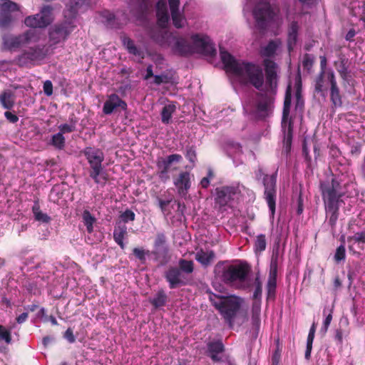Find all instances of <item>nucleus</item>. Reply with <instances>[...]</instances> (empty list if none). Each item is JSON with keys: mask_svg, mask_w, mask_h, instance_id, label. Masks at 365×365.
<instances>
[{"mask_svg": "<svg viewBox=\"0 0 365 365\" xmlns=\"http://www.w3.org/2000/svg\"><path fill=\"white\" fill-rule=\"evenodd\" d=\"M220 55L227 72L239 77L243 83H250L256 89L262 90L264 77L262 69L259 65L237 61L221 46H220Z\"/></svg>", "mask_w": 365, "mask_h": 365, "instance_id": "1", "label": "nucleus"}, {"mask_svg": "<svg viewBox=\"0 0 365 365\" xmlns=\"http://www.w3.org/2000/svg\"><path fill=\"white\" fill-rule=\"evenodd\" d=\"M320 190L325 205L328 223L334 229L339 215L340 203L343 202L341 197L344 195L341 183L334 178L331 181L326 180L320 182Z\"/></svg>", "mask_w": 365, "mask_h": 365, "instance_id": "2", "label": "nucleus"}, {"mask_svg": "<svg viewBox=\"0 0 365 365\" xmlns=\"http://www.w3.org/2000/svg\"><path fill=\"white\" fill-rule=\"evenodd\" d=\"M209 300L224 321L232 328L245 303V299L235 294L224 296L210 292Z\"/></svg>", "mask_w": 365, "mask_h": 365, "instance_id": "3", "label": "nucleus"}, {"mask_svg": "<svg viewBox=\"0 0 365 365\" xmlns=\"http://www.w3.org/2000/svg\"><path fill=\"white\" fill-rule=\"evenodd\" d=\"M250 272V267L246 262L231 264L228 261H220L215 267V273L225 284L240 288Z\"/></svg>", "mask_w": 365, "mask_h": 365, "instance_id": "4", "label": "nucleus"}, {"mask_svg": "<svg viewBox=\"0 0 365 365\" xmlns=\"http://www.w3.org/2000/svg\"><path fill=\"white\" fill-rule=\"evenodd\" d=\"M81 153L86 157L89 165V177L96 184L104 186L108 180V174L104 170L103 162L104 161L103 152L96 148L86 147Z\"/></svg>", "mask_w": 365, "mask_h": 365, "instance_id": "5", "label": "nucleus"}, {"mask_svg": "<svg viewBox=\"0 0 365 365\" xmlns=\"http://www.w3.org/2000/svg\"><path fill=\"white\" fill-rule=\"evenodd\" d=\"M278 14L279 9L270 3L263 1L257 3L252 9L255 28L259 33L264 34L275 22Z\"/></svg>", "mask_w": 365, "mask_h": 365, "instance_id": "6", "label": "nucleus"}, {"mask_svg": "<svg viewBox=\"0 0 365 365\" xmlns=\"http://www.w3.org/2000/svg\"><path fill=\"white\" fill-rule=\"evenodd\" d=\"M255 177L257 180L262 178V184L264 187V198L267 203L271 216L274 217L277 198V173L269 175L264 174L262 168L259 167L255 171Z\"/></svg>", "mask_w": 365, "mask_h": 365, "instance_id": "7", "label": "nucleus"}, {"mask_svg": "<svg viewBox=\"0 0 365 365\" xmlns=\"http://www.w3.org/2000/svg\"><path fill=\"white\" fill-rule=\"evenodd\" d=\"M36 31L31 29L17 36L5 34L2 36L1 49L3 51H14L22 45L27 44L31 41H36Z\"/></svg>", "mask_w": 365, "mask_h": 365, "instance_id": "8", "label": "nucleus"}, {"mask_svg": "<svg viewBox=\"0 0 365 365\" xmlns=\"http://www.w3.org/2000/svg\"><path fill=\"white\" fill-rule=\"evenodd\" d=\"M292 103V95L290 88L286 91L285 98L283 105L282 128L284 133V140L287 147L290 148L293 137V120L289 118L290 107Z\"/></svg>", "mask_w": 365, "mask_h": 365, "instance_id": "9", "label": "nucleus"}, {"mask_svg": "<svg viewBox=\"0 0 365 365\" xmlns=\"http://www.w3.org/2000/svg\"><path fill=\"white\" fill-rule=\"evenodd\" d=\"M53 8L51 6H44L39 14L27 16L24 20L26 26L31 28H46L53 21Z\"/></svg>", "mask_w": 365, "mask_h": 365, "instance_id": "10", "label": "nucleus"}, {"mask_svg": "<svg viewBox=\"0 0 365 365\" xmlns=\"http://www.w3.org/2000/svg\"><path fill=\"white\" fill-rule=\"evenodd\" d=\"M215 203L220 209L230 205L240 192L238 185H225L215 188Z\"/></svg>", "mask_w": 365, "mask_h": 365, "instance_id": "11", "label": "nucleus"}, {"mask_svg": "<svg viewBox=\"0 0 365 365\" xmlns=\"http://www.w3.org/2000/svg\"><path fill=\"white\" fill-rule=\"evenodd\" d=\"M182 160V157L180 154H172L165 158H158L156 161L157 175L160 180L165 182L170 180L169 172L172 164L179 163Z\"/></svg>", "mask_w": 365, "mask_h": 365, "instance_id": "12", "label": "nucleus"}, {"mask_svg": "<svg viewBox=\"0 0 365 365\" xmlns=\"http://www.w3.org/2000/svg\"><path fill=\"white\" fill-rule=\"evenodd\" d=\"M155 250L151 252L154 255L155 260L158 262L160 266L165 265L170 259L169 255V248L166 245V237L164 233L157 234L154 241Z\"/></svg>", "mask_w": 365, "mask_h": 365, "instance_id": "13", "label": "nucleus"}, {"mask_svg": "<svg viewBox=\"0 0 365 365\" xmlns=\"http://www.w3.org/2000/svg\"><path fill=\"white\" fill-rule=\"evenodd\" d=\"M0 29H7L11 25L14 19L12 13L19 10V5L11 0H1Z\"/></svg>", "mask_w": 365, "mask_h": 365, "instance_id": "14", "label": "nucleus"}, {"mask_svg": "<svg viewBox=\"0 0 365 365\" xmlns=\"http://www.w3.org/2000/svg\"><path fill=\"white\" fill-rule=\"evenodd\" d=\"M44 58L43 50L39 47H31L25 50L14 59V63L20 67H27L36 61Z\"/></svg>", "mask_w": 365, "mask_h": 365, "instance_id": "15", "label": "nucleus"}, {"mask_svg": "<svg viewBox=\"0 0 365 365\" xmlns=\"http://www.w3.org/2000/svg\"><path fill=\"white\" fill-rule=\"evenodd\" d=\"M192 40L193 46L198 53L210 57L216 55L215 45L208 36L195 34L192 36Z\"/></svg>", "mask_w": 365, "mask_h": 365, "instance_id": "16", "label": "nucleus"}, {"mask_svg": "<svg viewBox=\"0 0 365 365\" xmlns=\"http://www.w3.org/2000/svg\"><path fill=\"white\" fill-rule=\"evenodd\" d=\"M263 65L265 71L266 86L272 90L277 86V63L271 59L265 58L263 61Z\"/></svg>", "mask_w": 365, "mask_h": 365, "instance_id": "17", "label": "nucleus"}, {"mask_svg": "<svg viewBox=\"0 0 365 365\" xmlns=\"http://www.w3.org/2000/svg\"><path fill=\"white\" fill-rule=\"evenodd\" d=\"M173 184L180 195H185L187 193L191 187L190 173L187 171H182L174 178Z\"/></svg>", "mask_w": 365, "mask_h": 365, "instance_id": "18", "label": "nucleus"}, {"mask_svg": "<svg viewBox=\"0 0 365 365\" xmlns=\"http://www.w3.org/2000/svg\"><path fill=\"white\" fill-rule=\"evenodd\" d=\"M117 108H120L122 110H125L127 108V103L117 94H110L108 96V99L103 104V112L106 115H110Z\"/></svg>", "mask_w": 365, "mask_h": 365, "instance_id": "19", "label": "nucleus"}, {"mask_svg": "<svg viewBox=\"0 0 365 365\" xmlns=\"http://www.w3.org/2000/svg\"><path fill=\"white\" fill-rule=\"evenodd\" d=\"M225 351V346L221 340L210 341L207 344L206 354L213 362H220L222 361L220 354Z\"/></svg>", "mask_w": 365, "mask_h": 365, "instance_id": "20", "label": "nucleus"}, {"mask_svg": "<svg viewBox=\"0 0 365 365\" xmlns=\"http://www.w3.org/2000/svg\"><path fill=\"white\" fill-rule=\"evenodd\" d=\"M69 34L70 31L65 25H55L49 31V41L52 44H57L66 40Z\"/></svg>", "mask_w": 365, "mask_h": 365, "instance_id": "21", "label": "nucleus"}, {"mask_svg": "<svg viewBox=\"0 0 365 365\" xmlns=\"http://www.w3.org/2000/svg\"><path fill=\"white\" fill-rule=\"evenodd\" d=\"M299 24L297 21H292L287 29V49L289 53L294 51L298 39Z\"/></svg>", "mask_w": 365, "mask_h": 365, "instance_id": "22", "label": "nucleus"}, {"mask_svg": "<svg viewBox=\"0 0 365 365\" xmlns=\"http://www.w3.org/2000/svg\"><path fill=\"white\" fill-rule=\"evenodd\" d=\"M156 16L158 26L162 29L166 28L169 21V15L167 4L164 0H159L156 4Z\"/></svg>", "mask_w": 365, "mask_h": 365, "instance_id": "23", "label": "nucleus"}, {"mask_svg": "<svg viewBox=\"0 0 365 365\" xmlns=\"http://www.w3.org/2000/svg\"><path fill=\"white\" fill-rule=\"evenodd\" d=\"M171 39L174 43L173 49L175 53L180 56H186L192 53V48L185 38L172 36Z\"/></svg>", "mask_w": 365, "mask_h": 365, "instance_id": "24", "label": "nucleus"}, {"mask_svg": "<svg viewBox=\"0 0 365 365\" xmlns=\"http://www.w3.org/2000/svg\"><path fill=\"white\" fill-rule=\"evenodd\" d=\"M123 46L126 48L128 53L138 56L140 58H145V53L143 49L138 47L133 39L130 37L123 35L120 37Z\"/></svg>", "mask_w": 365, "mask_h": 365, "instance_id": "25", "label": "nucleus"}, {"mask_svg": "<svg viewBox=\"0 0 365 365\" xmlns=\"http://www.w3.org/2000/svg\"><path fill=\"white\" fill-rule=\"evenodd\" d=\"M172 34L161 29H155L150 31V37L158 44L163 46L171 38Z\"/></svg>", "mask_w": 365, "mask_h": 365, "instance_id": "26", "label": "nucleus"}, {"mask_svg": "<svg viewBox=\"0 0 365 365\" xmlns=\"http://www.w3.org/2000/svg\"><path fill=\"white\" fill-rule=\"evenodd\" d=\"M164 277L169 284L170 289H175L180 286H184L182 280H178L175 266L170 267L164 273Z\"/></svg>", "mask_w": 365, "mask_h": 365, "instance_id": "27", "label": "nucleus"}, {"mask_svg": "<svg viewBox=\"0 0 365 365\" xmlns=\"http://www.w3.org/2000/svg\"><path fill=\"white\" fill-rule=\"evenodd\" d=\"M215 257V254L213 250L205 252L201 249L195 254V259L205 267L211 264Z\"/></svg>", "mask_w": 365, "mask_h": 365, "instance_id": "28", "label": "nucleus"}, {"mask_svg": "<svg viewBox=\"0 0 365 365\" xmlns=\"http://www.w3.org/2000/svg\"><path fill=\"white\" fill-rule=\"evenodd\" d=\"M127 234V227L125 225H118V226L115 227L113 231V238L115 242L120 247L121 249H124L125 247L123 240Z\"/></svg>", "mask_w": 365, "mask_h": 365, "instance_id": "29", "label": "nucleus"}, {"mask_svg": "<svg viewBox=\"0 0 365 365\" xmlns=\"http://www.w3.org/2000/svg\"><path fill=\"white\" fill-rule=\"evenodd\" d=\"M149 302L155 309H158L166 304L168 296L163 289H160L153 298L149 299Z\"/></svg>", "mask_w": 365, "mask_h": 365, "instance_id": "30", "label": "nucleus"}, {"mask_svg": "<svg viewBox=\"0 0 365 365\" xmlns=\"http://www.w3.org/2000/svg\"><path fill=\"white\" fill-rule=\"evenodd\" d=\"M32 212L34 214V219L36 221L41 222L43 223H49L51 220V217L50 216L46 213H43L41 210L38 200L34 202V204L32 207Z\"/></svg>", "mask_w": 365, "mask_h": 365, "instance_id": "31", "label": "nucleus"}, {"mask_svg": "<svg viewBox=\"0 0 365 365\" xmlns=\"http://www.w3.org/2000/svg\"><path fill=\"white\" fill-rule=\"evenodd\" d=\"M272 103L273 99L271 97L267 95L262 96V98L257 103V110L260 113H263L264 116L267 114Z\"/></svg>", "mask_w": 365, "mask_h": 365, "instance_id": "32", "label": "nucleus"}, {"mask_svg": "<svg viewBox=\"0 0 365 365\" xmlns=\"http://www.w3.org/2000/svg\"><path fill=\"white\" fill-rule=\"evenodd\" d=\"M347 242L349 243V251L352 252L354 254L355 253V251L354 250V243H357L359 245L365 244V230H363L361 232H358L352 236H349L347 237Z\"/></svg>", "mask_w": 365, "mask_h": 365, "instance_id": "33", "label": "nucleus"}, {"mask_svg": "<svg viewBox=\"0 0 365 365\" xmlns=\"http://www.w3.org/2000/svg\"><path fill=\"white\" fill-rule=\"evenodd\" d=\"M347 59L345 58H341L339 61H335L334 66L336 68L340 77L344 81L348 80L349 71L348 66L346 65Z\"/></svg>", "mask_w": 365, "mask_h": 365, "instance_id": "34", "label": "nucleus"}, {"mask_svg": "<svg viewBox=\"0 0 365 365\" xmlns=\"http://www.w3.org/2000/svg\"><path fill=\"white\" fill-rule=\"evenodd\" d=\"M0 103L6 109H11L14 106V96L11 91H5L0 95Z\"/></svg>", "mask_w": 365, "mask_h": 365, "instance_id": "35", "label": "nucleus"}, {"mask_svg": "<svg viewBox=\"0 0 365 365\" xmlns=\"http://www.w3.org/2000/svg\"><path fill=\"white\" fill-rule=\"evenodd\" d=\"M176 110V106L173 103L165 105L161 111V120L164 124H168L170 122L173 114Z\"/></svg>", "mask_w": 365, "mask_h": 365, "instance_id": "36", "label": "nucleus"}, {"mask_svg": "<svg viewBox=\"0 0 365 365\" xmlns=\"http://www.w3.org/2000/svg\"><path fill=\"white\" fill-rule=\"evenodd\" d=\"M277 269H278V255H273L271 258L267 282H277Z\"/></svg>", "mask_w": 365, "mask_h": 365, "instance_id": "37", "label": "nucleus"}, {"mask_svg": "<svg viewBox=\"0 0 365 365\" xmlns=\"http://www.w3.org/2000/svg\"><path fill=\"white\" fill-rule=\"evenodd\" d=\"M83 222L86 227L87 232L92 233L93 232V224L96 219L93 216L88 210H85L82 214Z\"/></svg>", "mask_w": 365, "mask_h": 365, "instance_id": "38", "label": "nucleus"}, {"mask_svg": "<svg viewBox=\"0 0 365 365\" xmlns=\"http://www.w3.org/2000/svg\"><path fill=\"white\" fill-rule=\"evenodd\" d=\"M330 100L334 107L342 106L341 96L338 86L330 88Z\"/></svg>", "mask_w": 365, "mask_h": 365, "instance_id": "39", "label": "nucleus"}, {"mask_svg": "<svg viewBox=\"0 0 365 365\" xmlns=\"http://www.w3.org/2000/svg\"><path fill=\"white\" fill-rule=\"evenodd\" d=\"M178 267L188 276L194 271V262L192 260L180 259L178 262Z\"/></svg>", "mask_w": 365, "mask_h": 365, "instance_id": "40", "label": "nucleus"}, {"mask_svg": "<svg viewBox=\"0 0 365 365\" xmlns=\"http://www.w3.org/2000/svg\"><path fill=\"white\" fill-rule=\"evenodd\" d=\"M278 43L275 41H269L266 46L262 50V55L266 57L273 56L278 48Z\"/></svg>", "mask_w": 365, "mask_h": 365, "instance_id": "41", "label": "nucleus"}, {"mask_svg": "<svg viewBox=\"0 0 365 365\" xmlns=\"http://www.w3.org/2000/svg\"><path fill=\"white\" fill-rule=\"evenodd\" d=\"M267 246L266 237L263 234L257 236L255 242V251L256 252H262L265 250Z\"/></svg>", "mask_w": 365, "mask_h": 365, "instance_id": "42", "label": "nucleus"}, {"mask_svg": "<svg viewBox=\"0 0 365 365\" xmlns=\"http://www.w3.org/2000/svg\"><path fill=\"white\" fill-rule=\"evenodd\" d=\"M51 145L58 149H63L65 146V138L60 133L53 135L51 138Z\"/></svg>", "mask_w": 365, "mask_h": 365, "instance_id": "43", "label": "nucleus"}, {"mask_svg": "<svg viewBox=\"0 0 365 365\" xmlns=\"http://www.w3.org/2000/svg\"><path fill=\"white\" fill-rule=\"evenodd\" d=\"M325 74L326 72L320 71L319 73L316 78L314 89L317 93H322L324 91V78Z\"/></svg>", "mask_w": 365, "mask_h": 365, "instance_id": "44", "label": "nucleus"}, {"mask_svg": "<svg viewBox=\"0 0 365 365\" xmlns=\"http://www.w3.org/2000/svg\"><path fill=\"white\" fill-rule=\"evenodd\" d=\"M185 158L189 160L190 163L195 166L197 161V153L194 146H188L186 148Z\"/></svg>", "mask_w": 365, "mask_h": 365, "instance_id": "45", "label": "nucleus"}, {"mask_svg": "<svg viewBox=\"0 0 365 365\" xmlns=\"http://www.w3.org/2000/svg\"><path fill=\"white\" fill-rule=\"evenodd\" d=\"M71 121L72 123L71 124L65 123L58 126L59 133H61V135H63V134L72 133L76 130V120L71 119Z\"/></svg>", "mask_w": 365, "mask_h": 365, "instance_id": "46", "label": "nucleus"}, {"mask_svg": "<svg viewBox=\"0 0 365 365\" xmlns=\"http://www.w3.org/2000/svg\"><path fill=\"white\" fill-rule=\"evenodd\" d=\"M1 340L4 341L7 344H9L11 343L12 337L11 331L0 324V341Z\"/></svg>", "mask_w": 365, "mask_h": 365, "instance_id": "47", "label": "nucleus"}, {"mask_svg": "<svg viewBox=\"0 0 365 365\" xmlns=\"http://www.w3.org/2000/svg\"><path fill=\"white\" fill-rule=\"evenodd\" d=\"M133 254L142 263H145L146 260V255L150 254L149 250H145L143 248L135 247L133 249Z\"/></svg>", "mask_w": 365, "mask_h": 365, "instance_id": "48", "label": "nucleus"}, {"mask_svg": "<svg viewBox=\"0 0 365 365\" xmlns=\"http://www.w3.org/2000/svg\"><path fill=\"white\" fill-rule=\"evenodd\" d=\"M101 16L103 19L105 24H106L107 26L113 27L115 22V15L113 13H110L108 11H105L102 12Z\"/></svg>", "mask_w": 365, "mask_h": 365, "instance_id": "49", "label": "nucleus"}, {"mask_svg": "<svg viewBox=\"0 0 365 365\" xmlns=\"http://www.w3.org/2000/svg\"><path fill=\"white\" fill-rule=\"evenodd\" d=\"M255 289L253 293V301L255 300H262V282L259 280V277L255 279Z\"/></svg>", "mask_w": 365, "mask_h": 365, "instance_id": "50", "label": "nucleus"}, {"mask_svg": "<svg viewBox=\"0 0 365 365\" xmlns=\"http://www.w3.org/2000/svg\"><path fill=\"white\" fill-rule=\"evenodd\" d=\"M87 1L88 0H70L67 6L69 7L71 12L76 14Z\"/></svg>", "mask_w": 365, "mask_h": 365, "instance_id": "51", "label": "nucleus"}, {"mask_svg": "<svg viewBox=\"0 0 365 365\" xmlns=\"http://www.w3.org/2000/svg\"><path fill=\"white\" fill-rule=\"evenodd\" d=\"M314 64V57L309 54L305 53L303 57L302 66L303 68L308 71H310Z\"/></svg>", "mask_w": 365, "mask_h": 365, "instance_id": "52", "label": "nucleus"}, {"mask_svg": "<svg viewBox=\"0 0 365 365\" xmlns=\"http://www.w3.org/2000/svg\"><path fill=\"white\" fill-rule=\"evenodd\" d=\"M346 257V249L344 245H341L339 246L334 255V260L336 262H339L341 260H344Z\"/></svg>", "mask_w": 365, "mask_h": 365, "instance_id": "53", "label": "nucleus"}, {"mask_svg": "<svg viewBox=\"0 0 365 365\" xmlns=\"http://www.w3.org/2000/svg\"><path fill=\"white\" fill-rule=\"evenodd\" d=\"M252 329L254 330L255 336L257 337L259 331L261 319L260 315H252L251 318Z\"/></svg>", "mask_w": 365, "mask_h": 365, "instance_id": "54", "label": "nucleus"}, {"mask_svg": "<svg viewBox=\"0 0 365 365\" xmlns=\"http://www.w3.org/2000/svg\"><path fill=\"white\" fill-rule=\"evenodd\" d=\"M171 17L173 20V24L175 26V27L180 29L183 26L185 19L180 12L171 14Z\"/></svg>", "mask_w": 365, "mask_h": 365, "instance_id": "55", "label": "nucleus"}, {"mask_svg": "<svg viewBox=\"0 0 365 365\" xmlns=\"http://www.w3.org/2000/svg\"><path fill=\"white\" fill-rule=\"evenodd\" d=\"M277 282H267L266 289L267 298H274L276 294Z\"/></svg>", "mask_w": 365, "mask_h": 365, "instance_id": "56", "label": "nucleus"}, {"mask_svg": "<svg viewBox=\"0 0 365 365\" xmlns=\"http://www.w3.org/2000/svg\"><path fill=\"white\" fill-rule=\"evenodd\" d=\"M120 218L123 222L126 223L129 221H134L135 215L132 210L127 209L120 215Z\"/></svg>", "mask_w": 365, "mask_h": 365, "instance_id": "57", "label": "nucleus"}, {"mask_svg": "<svg viewBox=\"0 0 365 365\" xmlns=\"http://www.w3.org/2000/svg\"><path fill=\"white\" fill-rule=\"evenodd\" d=\"M332 314H333V308H331L329 310V313L326 316V318L323 322L322 331H324V333H326L328 331L329 327L332 320Z\"/></svg>", "mask_w": 365, "mask_h": 365, "instance_id": "58", "label": "nucleus"}, {"mask_svg": "<svg viewBox=\"0 0 365 365\" xmlns=\"http://www.w3.org/2000/svg\"><path fill=\"white\" fill-rule=\"evenodd\" d=\"M175 270L177 274L178 280H182L184 283V286L190 284V279L188 278L187 275L182 272L178 267L175 266Z\"/></svg>", "mask_w": 365, "mask_h": 365, "instance_id": "59", "label": "nucleus"}, {"mask_svg": "<svg viewBox=\"0 0 365 365\" xmlns=\"http://www.w3.org/2000/svg\"><path fill=\"white\" fill-rule=\"evenodd\" d=\"M170 81V78L166 74L155 75L153 83L156 85H160L162 83H168Z\"/></svg>", "mask_w": 365, "mask_h": 365, "instance_id": "60", "label": "nucleus"}, {"mask_svg": "<svg viewBox=\"0 0 365 365\" xmlns=\"http://www.w3.org/2000/svg\"><path fill=\"white\" fill-rule=\"evenodd\" d=\"M262 300H255L252 304V315H260Z\"/></svg>", "mask_w": 365, "mask_h": 365, "instance_id": "61", "label": "nucleus"}, {"mask_svg": "<svg viewBox=\"0 0 365 365\" xmlns=\"http://www.w3.org/2000/svg\"><path fill=\"white\" fill-rule=\"evenodd\" d=\"M295 100H296V105L295 108L297 109L299 107H302L304 106V101L302 96V91L301 88L299 87L297 88V91L295 92Z\"/></svg>", "mask_w": 365, "mask_h": 365, "instance_id": "62", "label": "nucleus"}, {"mask_svg": "<svg viewBox=\"0 0 365 365\" xmlns=\"http://www.w3.org/2000/svg\"><path fill=\"white\" fill-rule=\"evenodd\" d=\"M43 92L47 96H51L53 94V84L51 81L47 80L43 83Z\"/></svg>", "mask_w": 365, "mask_h": 365, "instance_id": "63", "label": "nucleus"}, {"mask_svg": "<svg viewBox=\"0 0 365 365\" xmlns=\"http://www.w3.org/2000/svg\"><path fill=\"white\" fill-rule=\"evenodd\" d=\"M63 337L71 344H73L76 341V337L71 328L67 329V330L63 334Z\"/></svg>", "mask_w": 365, "mask_h": 365, "instance_id": "64", "label": "nucleus"}]
</instances>
